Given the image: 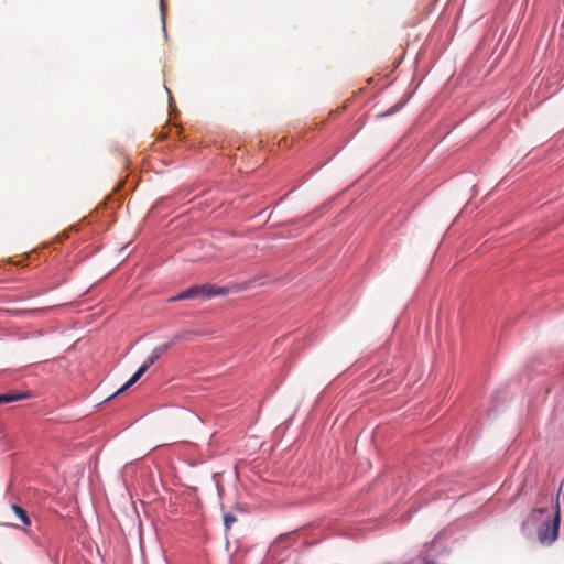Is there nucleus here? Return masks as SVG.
Listing matches in <instances>:
<instances>
[{
	"label": "nucleus",
	"instance_id": "obj_1",
	"mask_svg": "<svg viewBox=\"0 0 564 564\" xmlns=\"http://www.w3.org/2000/svg\"><path fill=\"white\" fill-rule=\"evenodd\" d=\"M533 521H541L538 529V538L541 543H553L558 536L561 511L560 505L556 502L555 510L541 508L533 512Z\"/></svg>",
	"mask_w": 564,
	"mask_h": 564
},
{
	"label": "nucleus",
	"instance_id": "obj_2",
	"mask_svg": "<svg viewBox=\"0 0 564 564\" xmlns=\"http://www.w3.org/2000/svg\"><path fill=\"white\" fill-rule=\"evenodd\" d=\"M170 344H165L154 348L152 354L144 360L135 373L112 397L118 395L134 384L143 376V373H145V371L170 348Z\"/></svg>",
	"mask_w": 564,
	"mask_h": 564
},
{
	"label": "nucleus",
	"instance_id": "obj_3",
	"mask_svg": "<svg viewBox=\"0 0 564 564\" xmlns=\"http://www.w3.org/2000/svg\"><path fill=\"white\" fill-rule=\"evenodd\" d=\"M220 289H215L209 284L203 285H194L177 295L170 299V301H181V300H189V299H209L214 295L221 294Z\"/></svg>",
	"mask_w": 564,
	"mask_h": 564
},
{
	"label": "nucleus",
	"instance_id": "obj_4",
	"mask_svg": "<svg viewBox=\"0 0 564 564\" xmlns=\"http://www.w3.org/2000/svg\"><path fill=\"white\" fill-rule=\"evenodd\" d=\"M12 510L15 516L20 519L24 527L31 525V520L26 513V511L18 505H12Z\"/></svg>",
	"mask_w": 564,
	"mask_h": 564
},
{
	"label": "nucleus",
	"instance_id": "obj_5",
	"mask_svg": "<svg viewBox=\"0 0 564 564\" xmlns=\"http://www.w3.org/2000/svg\"><path fill=\"white\" fill-rule=\"evenodd\" d=\"M23 398H24L23 394L3 393V394H0V404L14 402V401L21 400Z\"/></svg>",
	"mask_w": 564,
	"mask_h": 564
},
{
	"label": "nucleus",
	"instance_id": "obj_6",
	"mask_svg": "<svg viewBox=\"0 0 564 564\" xmlns=\"http://www.w3.org/2000/svg\"><path fill=\"white\" fill-rule=\"evenodd\" d=\"M236 522V517L232 516V514H225L224 517V523H225V527L226 529H230L231 525Z\"/></svg>",
	"mask_w": 564,
	"mask_h": 564
}]
</instances>
